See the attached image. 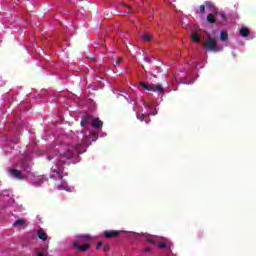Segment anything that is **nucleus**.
<instances>
[{
	"label": "nucleus",
	"instance_id": "nucleus-12",
	"mask_svg": "<svg viewBox=\"0 0 256 256\" xmlns=\"http://www.w3.org/2000/svg\"><path fill=\"white\" fill-rule=\"evenodd\" d=\"M241 37H247L248 35H251V30L247 27H242L239 31Z\"/></svg>",
	"mask_w": 256,
	"mask_h": 256
},
{
	"label": "nucleus",
	"instance_id": "nucleus-28",
	"mask_svg": "<svg viewBox=\"0 0 256 256\" xmlns=\"http://www.w3.org/2000/svg\"><path fill=\"white\" fill-rule=\"evenodd\" d=\"M37 256H45V254H43V252H40L37 254Z\"/></svg>",
	"mask_w": 256,
	"mask_h": 256
},
{
	"label": "nucleus",
	"instance_id": "nucleus-27",
	"mask_svg": "<svg viewBox=\"0 0 256 256\" xmlns=\"http://www.w3.org/2000/svg\"><path fill=\"white\" fill-rule=\"evenodd\" d=\"M149 252H151V249L149 247L144 248V253H149Z\"/></svg>",
	"mask_w": 256,
	"mask_h": 256
},
{
	"label": "nucleus",
	"instance_id": "nucleus-10",
	"mask_svg": "<svg viewBox=\"0 0 256 256\" xmlns=\"http://www.w3.org/2000/svg\"><path fill=\"white\" fill-rule=\"evenodd\" d=\"M92 127H94L95 129H99L103 127V121H100L99 118H93Z\"/></svg>",
	"mask_w": 256,
	"mask_h": 256
},
{
	"label": "nucleus",
	"instance_id": "nucleus-8",
	"mask_svg": "<svg viewBox=\"0 0 256 256\" xmlns=\"http://www.w3.org/2000/svg\"><path fill=\"white\" fill-rule=\"evenodd\" d=\"M36 235H37L38 239H40L41 241H47V232H45V230H43V228H40L36 232Z\"/></svg>",
	"mask_w": 256,
	"mask_h": 256
},
{
	"label": "nucleus",
	"instance_id": "nucleus-11",
	"mask_svg": "<svg viewBox=\"0 0 256 256\" xmlns=\"http://www.w3.org/2000/svg\"><path fill=\"white\" fill-rule=\"evenodd\" d=\"M91 121V116L89 115H85L82 117V120L80 122L81 127H87V125L90 123Z\"/></svg>",
	"mask_w": 256,
	"mask_h": 256
},
{
	"label": "nucleus",
	"instance_id": "nucleus-1",
	"mask_svg": "<svg viewBox=\"0 0 256 256\" xmlns=\"http://www.w3.org/2000/svg\"><path fill=\"white\" fill-rule=\"evenodd\" d=\"M87 151V144H76L75 146H72L68 148L63 154L60 156V160L52 166L51 170L52 173H55L58 177V179H63V173L65 172L64 165L67 164L65 159H74V157H77L81 153H85Z\"/></svg>",
	"mask_w": 256,
	"mask_h": 256
},
{
	"label": "nucleus",
	"instance_id": "nucleus-20",
	"mask_svg": "<svg viewBox=\"0 0 256 256\" xmlns=\"http://www.w3.org/2000/svg\"><path fill=\"white\" fill-rule=\"evenodd\" d=\"M222 19V21H227V15L225 14V12H220L218 13Z\"/></svg>",
	"mask_w": 256,
	"mask_h": 256
},
{
	"label": "nucleus",
	"instance_id": "nucleus-18",
	"mask_svg": "<svg viewBox=\"0 0 256 256\" xmlns=\"http://www.w3.org/2000/svg\"><path fill=\"white\" fill-rule=\"evenodd\" d=\"M19 225H25V220L24 219H18L13 223L14 227H17Z\"/></svg>",
	"mask_w": 256,
	"mask_h": 256
},
{
	"label": "nucleus",
	"instance_id": "nucleus-24",
	"mask_svg": "<svg viewBox=\"0 0 256 256\" xmlns=\"http://www.w3.org/2000/svg\"><path fill=\"white\" fill-rule=\"evenodd\" d=\"M144 121L146 124H149L151 122V118L149 116L144 117Z\"/></svg>",
	"mask_w": 256,
	"mask_h": 256
},
{
	"label": "nucleus",
	"instance_id": "nucleus-6",
	"mask_svg": "<svg viewBox=\"0 0 256 256\" xmlns=\"http://www.w3.org/2000/svg\"><path fill=\"white\" fill-rule=\"evenodd\" d=\"M12 177H14V179H19L20 181L23 180L25 178V175H23V173H21V171L17 170V169H12L10 171Z\"/></svg>",
	"mask_w": 256,
	"mask_h": 256
},
{
	"label": "nucleus",
	"instance_id": "nucleus-16",
	"mask_svg": "<svg viewBox=\"0 0 256 256\" xmlns=\"http://www.w3.org/2000/svg\"><path fill=\"white\" fill-rule=\"evenodd\" d=\"M158 247H159V249H171V246H169V244H167L165 242H159Z\"/></svg>",
	"mask_w": 256,
	"mask_h": 256
},
{
	"label": "nucleus",
	"instance_id": "nucleus-14",
	"mask_svg": "<svg viewBox=\"0 0 256 256\" xmlns=\"http://www.w3.org/2000/svg\"><path fill=\"white\" fill-rule=\"evenodd\" d=\"M229 39V34L226 31L220 33V41H227Z\"/></svg>",
	"mask_w": 256,
	"mask_h": 256
},
{
	"label": "nucleus",
	"instance_id": "nucleus-21",
	"mask_svg": "<svg viewBox=\"0 0 256 256\" xmlns=\"http://www.w3.org/2000/svg\"><path fill=\"white\" fill-rule=\"evenodd\" d=\"M137 119H139V121H145V115L137 114Z\"/></svg>",
	"mask_w": 256,
	"mask_h": 256
},
{
	"label": "nucleus",
	"instance_id": "nucleus-3",
	"mask_svg": "<svg viewBox=\"0 0 256 256\" xmlns=\"http://www.w3.org/2000/svg\"><path fill=\"white\" fill-rule=\"evenodd\" d=\"M139 86L146 91H153L154 93H160L161 95L165 93V89L161 84H149L146 82H140Z\"/></svg>",
	"mask_w": 256,
	"mask_h": 256
},
{
	"label": "nucleus",
	"instance_id": "nucleus-26",
	"mask_svg": "<svg viewBox=\"0 0 256 256\" xmlns=\"http://www.w3.org/2000/svg\"><path fill=\"white\" fill-rule=\"evenodd\" d=\"M119 98H123V99H125L126 101H129V99H128L127 97L123 96L122 94H118V99H119Z\"/></svg>",
	"mask_w": 256,
	"mask_h": 256
},
{
	"label": "nucleus",
	"instance_id": "nucleus-7",
	"mask_svg": "<svg viewBox=\"0 0 256 256\" xmlns=\"http://www.w3.org/2000/svg\"><path fill=\"white\" fill-rule=\"evenodd\" d=\"M204 5L206 9H209V11H211L212 13H219V11H217V7H215V4H213V2L206 1L204 2Z\"/></svg>",
	"mask_w": 256,
	"mask_h": 256
},
{
	"label": "nucleus",
	"instance_id": "nucleus-25",
	"mask_svg": "<svg viewBox=\"0 0 256 256\" xmlns=\"http://www.w3.org/2000/svg\"><path fill=\"white\" fill-rule=\"evenodd\" d=\"M147 243H151V245H155V240L148 238L146 239Z\"/></svg>",
	"mask_w": 256,
	"mask_h": 256
},
{
	"label": "nucleus",
	"instance_id": "nucleus-22",
	"mask_svg": "<svg viewBox=\"0 0 256 256\" xmlns=\"http://www.w3.org/2000/svg\"><path fill=\"white\" fill-rule=\"evenodd\" d=\"M205 7H206L205 4L200 6L199 13H201V15H203L205 13Z\"/></svg>",
	"mask_w": 256,
	"mask_h": 256
},
{
	"label": "nucleus",
	"instance_id": "nucleus-4",
	"mask_svg": "<svg viewBox=\"0 0 256 256\" xmlns=\"http://www.w3.org/2000/svg\"><path fill=\"white\" fill-rule=\"evenodd\" d=\"M203 47L204 49H206V51H210L213 53H217L219 51V47L217 46V39L211 36H208L206 41H204Z\"/></svg>",
	"mask_w": 256,
	"mask_h": 256
},
{
	"label": "nucleus",
	"instance_id": "nucleus-29",
	"mask_svg": "<svg viewBox=\"0 0 256 256\" xmlns=\"http://www.w3.org/2000/svg\"><path fill=\"white\" fill-rule=\"evenodd\" d=\"M53 159V156L49 155L48 160L51 161Z\"/></svg>",
	"mask_w": 256,
	"mask_h": 256
},
{
	"label": "nucleus",
	"instance_id": "nucleus-9",
	"mask_svg": "<svg viewBox=\"0 0 256 256\" xmlns=\"http://www.w3.org/2000/svg\"><path fill=\"white\" fill-rule=\"evenodd\" d=\"M101 247H103V251L105 253H109V251H111V246H109V244H103V242H98V244L96 245V249L99 250L101 249Z\"/></svg>",
	"mask_w": 256,
	"mask_h": 256
},
{
	"label": "nucleus",
	"instance_id": "nucleus-17",
	"mask_svg": "<svg viewBox=\"0 0 256 256\" xmlns=\"http://www.w3.org/2000/svg\"><path fill=\"white\" fill-rule=\"evenodd\" d=\"M191 37L194 43H199L201 41V37H199V34L197 33H193Z\"/></svg>",
	"mask_w": 256,
	"mask_h": 256
},
{
	"label": "nucleus",
	"instance_id": "nucleus-19",
	"mask_svg": "<svg viewBox=\"0 0 256 256\" xmlns=\"http://www.w3.org/2000/svg\"><path fill=\"white\" fill-rule=\"evenodd\" d=\"M151 39H153V36H151V34H144L143 35V41H151Z\"/></svg>",
	"mask_w": 256,
	"mask_h": 256
},
{
	"label": "nucleus",
	"instance_id": "nucleus-30",
	"mask_svg": "<svg viewBox=\"0 0 256 256\" xmlns=\"http://www.w3.org/2000/svg\"><path fill=\"white\" fill-rule=\"evenodd\" d=\"M41 183H43V181L40 180V181L38 182V185H41Z\"/></svg>",
	"mask_w": 256,
	"mask_h": 256
},
{
	"label": "nucleus",
	"instance_id": "nucleus-13",
	"mask_svg": "<svg viewBox=\"0 0 256 256\" xmlns=\"http://www.w3.org/2000/svg\"><path fill=\"white\" fill-rule=\"evenodd\" d=\"M206 20L208 23H217V19L215 18V16L213 14H208L206 17Z\"/></svg>",
	"mask_w": 256,
	"mask_h": 256
},
{
	"label": "nucleus",
	"instance_id": "nucleus-2",
	"mask_svg": "<svg viewBox=\"0 0 256 256\" xmlns=\"http://www.w3.org/2000/svg\"><path fill=\"white\" fill-rule=\"evenodd\" d=\"M93 237L90 235H81L72 243L73 247L80 251L81 253H85V251H89L91 248V244L87 243V241H91Z\"/></svg>",
	"mask_w": 256,
	"mask_h": 256
},
{
	"label": "nucleus",
	"instance_id": "nucleus-15",
	"mask_svg": "<svg viewBox=\"0 0 256 256\" xmlns=\"http://www.w3.org/2000/svg\"><path fill=\"white\" fill-rule=\"evenodd\" d=\"M21 167L23 171H31V166H29V163L22 161L21 162Z\"/></svg>",
	"mask_w": 256,
	"mask_h": 256
},
{
	"label": "nucleus",
	"instance_id": "nucleus-5",
	"mask_svg": "<svg viewBox=\"0 0 256 256\" xmlns=\"http://www.w3.org/2000/svg\"><path fill=\"white\" fill-rule=\"evenodd\" d=\"M103 235L106 239H115L121 235V231L119 230H105Z\"/></svg>",
	"mask_w": 256,
	"mask_h": 256
},
{
	"label": "nucleus",
	"instance_id": "nucleus-23",
	"mask_svg": "<svg viewBox=\"0 0 256 256\" xmlns=\"http://www.w3.org/2000/svg\"><path fill=\"white\" fill-rule=\"evenodd\" d=\"M121 63H123V58H117L115 65H120Z\"/></svg>",
	"mask_w": 256,
	"mask_h": 256
},
{
	"label": "nucleus",
	"instance_id": "nucleus-31",
	"mask_svg": "<svg viewBox=\"0 0 256 256\" xmlns=\"http://www.w3.org/2000/svg\"><path fill=\"white\" fill-rule=\"evenodd\" d=\"M128 7V9H129V11H131V6H127Z\"/></svg>",
	"mask_w": 256,
	"mask_h": 256
}]
</instances>
